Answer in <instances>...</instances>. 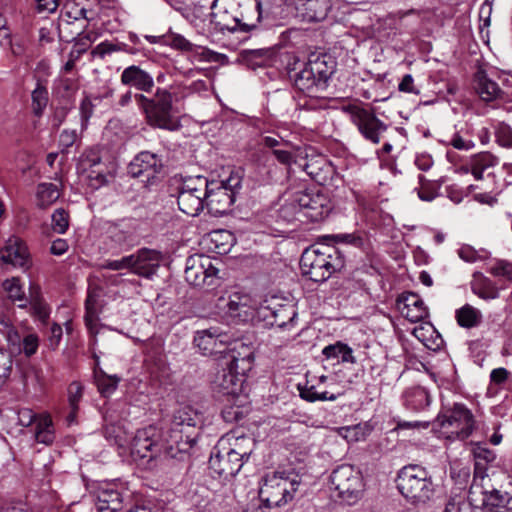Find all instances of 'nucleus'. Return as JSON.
Segmentation results:
<instances>
[{
    "label": "nucleus",
    "mask_w": 512,
    "mask_h": 512,
    "mask_svg": "<svg viewBox=\"0 0 512 512\" xmlns=\"http://www.w3.org/2000/svg\"><path fill=\"white\" fill-rule=\"evenodd\" d=\"M344 243L359 247L361 237L355 234L325 235L306 248L300 257L299 265L303 276L314 282H324L345 266V252L336 244Z\"/></svg>",
    "instance_id": "obj_1"
},
{
    "label": "nucleus",
    "mask_w": 512,
    "mask_h": 512,
    "mask_svg": "<svg viewBox=\"0 0 512 512\" xmlns=\"http://www.w3.org/2000/svg\"><path fill=\"white\" fill-rule=\"evenodd\" d=\"M173 98L174 95L170 90L161 87H157L152 96L127 90L119 96L116 105L124 108L135 101L148 126L176 131L180 128V123L175 116Z\"/></svg>",
    "instance_id": "obj_2"
},
{
    "label": "nucleus",
    "mask_w": 512,
    "mask_h": 512,
    "mask_svg": "<svg viewBox=\"0 0 512 512\" xmlns=\"http://www.w3.org/2000/svg\"><path fill=\"white\" fill-rule=\"evenodd\" d=\"M168 439L163 427L149 425L138 429L131 441V456L135 461L150 462L160 456L174 459L181 458L187 453V444L180 443L178 448H174L171 441H167Z\"/></svg>",
    "instance_id": "obj_3"
},
{
    "label": "nucleus",
    "mask_w": 512,
    "mask_h": 512,
    "mask_svg": "<svg viewBox=\"0 0 512 512\" xmlns=\"http://www.w3.org/2000/svg\"><path fill=\"white\" fill-rule=\"evenodd\" d=\"M287 31L281 33L280 41L268 49L244 50L241 53L242 62L251 69L268 66L270 79L278 77L284 83L288 79V46Z\"/></svg>",
    "instance_id": "obj_4"
},
{
    "label": "nucleus",
    "mask_w": 512,
    "mask_h": 512,
    "mask_svg": "<svg viewBox=\"0 0 512 512\" xmlns=\"http://www.w3.org/2000/svg\"><path fill=\"white\" fill-rule=\"evenodd\" d=\"M396 483L399 492L415 504H426L435 494L429 472L419 465L404 466L398 473Z\"/></svg>",
    "instance_id": "obj_5"
},
{
    "label": "nucleus",
    "mask_w": 512,
    "mask_h": 512,
    "mask_svg": "<svg viewBox=\"0 0 512 512\" xmlns=\"http://www.w3.org/2000/svg\"><path fill=\"white\" fill-rule=\"evenodd\" d=\"M210 30L213 32H248L254 26L243 23L239 17V4L234 0H214L211 5Z\"/></svg>",
    "instance_id": "obj_6"
},
{
    "label": "nucleus",
    "mask_w": 512,
    "mask_h": 512,
    "mask_svg": "<svg viewBox=\"0 0 512 512\" xmlns=\"http://www.w3.org/2000/svg\"><path fill=\"white\" fill-rule=\"evenodd\" d=\"M207 186L205 207L208 212L213 216L226 214L235 201V188L240 186V180L232 177L226 181L207 179Z\"/></svg>",
    "instance_id": "obj_7"
},
{
    "label": "nucleus",
    "mask_w": 512,
    "mask_h": 512,
    "mask_svg": "<svg viewBox=\"0 0 512 512\" xmlns=\"http://www.w3.org/2000/svg\"><path fill=\"white\" fill-rule=\"evenodd\" d=\"M290 209L299 221L318 222L328 216L330 207L326 197L307 190L295 192L290 201Z\"/></svg>",
    "instance_id": "obj_8"
},
{
    "label": "nucleus",
    "mask_w": 512,
    "mask_h": 512,
    "mask_svg": "<svg viewBox=\"0 0 512 512\" xmlns=\"http://www.w3.org/2000/svg\"><path fill=\"white\" fill-rule=\"evenodd\" d=\"M207 178L201 175L187 177L182 182L177 196L179 210L189 216H197L205 208Z\"/></svg>",
    "instance_id": "obj_9"
},
{
    "label": "nucleus",
    "mask_w": 512,
    "mask_h": 512,
    "mask_svg": "<svg viewBox=\"0 0 512 512\" xmlns=\"http://www.w3.org/2000/svg\"><path fill=\"white\" fill-rule=\"evenodd\" d=\"M218 268L204 254L191 255L186 260L185 280L192 286L212 289L218 285Z\"/></svg>",
    "instance_id": "obj_10"
},
{
    "label": "nucleus",
    "mask_w": 512,
    "mask_h": 512,
    "mask_svg": "<svg viewBox=\"0 0 512 512\" xmlns=\"http://www.w3.org/2000/svg\"><path fill=\"white\" fill-rule=\"evenodd\" d=\"M343 111L367 141L373 144L380 142V136L387 130V125L372 110L349 104L343 107Z\"/></svg>",
    "instance_id": "obj_11"
},
{
    "label": "nucleus",
    "mask_w": 512,
    "mask_h": 512,
    "mask_svg": "<svg viewBox=\"0 0 512 512\" xmlns=\"http://www.w3.org/2000/svg\"><path fill=\"white\" fill-rule=\"evenodd\" d=\"M198 421V415L189 407H183L178 409L170 422V424L164 428L165 433L168 436L167 441H171L174 448H178V444H187V452L196 443V436L189 434L188 429L194 428Z\"/></svg>",
    "instance_id": "obj_12"
},
{
    "label": "nucleus",
    "mask_w": 512,
    "mask_h": 512,
    "mask_svg": "<svg viewBox=\"0 0 512 512\" xmlns=\"http://www.w3.org/2000/svg\"><path fill=\"white\" fill-rule=\"evenodd\" d=\"M330 481L338 496L348 504L354 503L363 491L362 476L350 465L337 467L332 472Z\"/></svg>",
    "instance_id": "obj_13"
},
{
    "label": "nucleus",
    "mask_w": 512,
    "mask_h": 512,
    "mask_svg": "<svg viewBox=\"0 0 512 512\" xmlns=\"http://www.w3.org/2000/svg\"><path fill=\"white\" fill-rule=\"evenodd\" d=\"M438 420L442 428L449 430L450 437L459 440L467 439L475 428L474 416L464 404H454Z\"/></svg>",
    "instance_id": "obj_14"
},
{
    "label": "nucleus",
    "mask_w": 512,
    "mask_h": 512,
    "mask_svg": "<svg viewBox=\"0 0 512 512\" xmlns=\"http://www.w3.org/2000/svg\"><path fill=\"white\" fill-rule=\"evenodd\" d=\"M106 237L115 247L128 250L136 246L141 237V224L135 218H123L105 225Z\"/></svg>",
    "instance_id": "obj_15"
},
{
    "label": "nucleus",
    "mask_w": 512,
    "mask_h": 512,
    "mask_svg": "<svg viewBox=\"0 0 512 512\" xmlns=\"http://www.w3.org/2000/svg\"><path fill=\"white\" fill-rule=\"evenodd\" d=\"M286 471H274L264 478V482L259 490V498L265 507L281 506L286 503L288 489Z\"/></svg>",
    "instance_id": "obj_16"
},
{
    "label": "nucleus",
    "mask_w": 512,
    "mask_h": 512,
    "mask_svg": "<svg viewBox=\"0 0 512 512\" xmlns=\"http://www.w3.org/2000/svg\"><path fill=\"white\" fill-rule=\"evenodd\" d=\"M164 160L162 155L150 151L139 152L128 165V174L133 178L146 177L154 179L162 172Z\"/></svg>",
    "instance_id": "obj_17"
},
{
    "label": "nucleus",
    "mask_w": 512,
    "mask_h": 512,
    "mask_svg": "<svg viewBox=\"0 0 512 512\" xmlns=\"http://www.w3.org/2000/svg\"><path fill=\"white\" fill-rule=\"evenodd\" d=\"M330 0H291L290 15L302 22H319L326 18Z\"/></svg>",
    "instance_id": "obj_18"
},
{
    "label": "nucleus",
    "mask_w": 512,
    "mask_h": 512,
    "mask_svg": "<svg viewBox=\"0 0 512 512\" xmlns=\"http://www.w3.org/2000/svg\"><path fill=\"white\" fill-rule=\"evenodd\" d=\"M122 85L134 88L139 93H150L154 86L155 80L153 75L140 65H130L123 69L120 75Z\"/></svg>",
    "instance_id": "obj_19"
},
{
    "label": "nucleus",
    "mask_w": 512,
    "mask_h": 512,
    "mask_svg": "<svg viewBox=\"0 0 512 512\" xmlns=\"http://www.w3.org/2000/svg\"><path fill=\"white\" fill-rule=\"evenodd\" d=\"M133 274L151 278L157 271L162 260L160 251L149 248H141L131 254Z\"/></svg>",
    "instance_id": "obj_20"
},
{
    "label": "nucleus",
    "mask_w": 512,
    "mask_h": 512,
    "mask_svg": "<svg viewBox=\"0 0 512 512\" xmlns=\"http://www.w3.org/2000/svg\"><path fill=\"white\" fill-rule=\"evenodd\" d=\"M239 369H234L230 365H226L219 371L214 380V389L223 396L235 397L241 391L243 384V375Z\"/></svg>",
    "instance_id": "obj_21"
},
{
    "label": "nucleus",
    "mask_w": 512,
    "mask_h": 512,
    "mask_svg": "<svg viewBox=\"0 0 512 512\" xmlns=\"http://www.w3.org/2000/svg\"><path fill=\"white\" fill-rule=\"evenodd\" d=\"M397 308L412 323L422 321L429 315L423 300L413 292L401 294L397 298Z\"/></svg>",
    "instance_id": "obj_22"
},
{
    "label": "nucleus",
    "mask_w": 512,
    "mask_h": 512,
    "mask_svg": "<svg viewBox=\"0 0 512 512\" xmlns=\"http://www.w3.org/2000/svg\"><path fill=\"white\" fill-rule=\"evenodd\" d=\"M244 461L231 453L229 450L224 454L212 453L209 459V468L216 473L219 477L228 479L236 476L241 470Z\"/></svg>",
    "instance_id": "obj_23"
},
{
    "label": "nucleus",
    "mask_w": 512,
    "mask_h": 512,
    "mask_svg": "<svg viewBox=\"0 0 512 512\" xmlns=\"http://www.w3.org/2000/svg\"><path fill=\"white\" fill-rule=\"evenodd\" d=\"M28 251L23 241L11 236L0 250V261L3 264L24 268L28 265Z\"/></svg>",
    "instance_id": "obj_24"
},
{
    "label": "nucleus",
    "mask_w": 512,
    "mask_h": 512,
    "mask_svg": "<svg viewBox=\"0 0 512 512\" xmlns=\"http://www.w3.org/2000/svg\"><path fill=\"white\" fill-rule=\"evenodd\" d=\"M127 496L114 486L102 487L97 492L96 509L98 512H120Z\"/></svg>",
    "instance_id": "obj_25"
},
{
    "label": "nucleus",
    "mask_w": 512,
    "mask_h": 512,
    "mask_svg": "<svg viewBox=\"0 0 512 512\" xmlns=\"http://www.w3.org/2000/svg\"><path fill=\"white\" fill-rule=\"evenodd\" d=\"M253 360V347L241 340H234L233 346L229 348V362L227 364L236 370L246 372L251 369Z\"/></svg>",
    "instance_id": "obj_26"
},
{
    "label": "nucleus",
    "mask_w": 512,
    "mask_h": 512,
    "mask_svg": "<svg viewBox=\"0 0 512 512\" xmlns=\"http://www.w3.org/2000/svg\"><path fill=\"white\" fill-rule=\"evenodd\" d=\"M102 166V158L96 149L86 150L79 158L78 170L87 173L90 179H95L98 184H104L106 176L99 167Z\"/></svg>",
    "instance_id": "obj_27"
},
{
    "label": "nucleus",
    "mask_w": 512,
    "mask_h": 512,
    "mask_svg": "<svg viewBox=\"0 0 512 512\" xmlns=\"http://www.w3.org/2000/svg\"><path fill=\"white\" fill-rule=\"evenodd\" d=\"M315 170V164L308 159L306 148L290 144V174H305L310 179L317 181Z\"/></svg>",
    "instance_id": "obj_28"
},
{
    "label": "nucleus",
    "mask_w": 512,
    "mask_h": 512,
    "mask_svg": "<svg viewBox=\"0 0 512 512\" xmlns=\"http://www.w3.org/2000/svg\"><path fill=\"white\" fill-rule=\"evenodd\" d=\"M227 442L231 447L229 451L236 454L238 458L245 461L249 458L253 452L255 441L250 436H246L243 433L239 434L238 431H232L221 439L220 444Z\"/></svg>",
    "instance_id": "obj_29"
},
{
    "label": "nucleus",
    "mask_w": 512,
    "mask_h": 512,
    "mask_svg": "<svg viewBox=\"0 0 512 512\" xmlns=\"http://www.w3.org/2000/svg\"><path fill=\"white\" fill-rule=\"evenodd\" d=\"M251 300L248 295L235 293L230 296L227 303V313L239 321L246 322L254 315V308L250 304Z\"/></svg>",
    "instance_id": "obj_30"
},
{
    "label": "nucleus",
    "mask_w": 512,
    "mask_h": 512,
    "mask_svg": "<svg viewBox=\"0 0 512 512\" xmlns=\"http://www.w3.org/2000/svg\"><path fill=\"white\" fill-rule=\"evenodd\" d=\"M293 85L298 92L309 97L316 96L319 91L324 90L322 86L318 85V79L307 64L295 74Z\"/></svg>",
    "instance_id": "obj_31"
},
{
    "label": "nucleus",
    "mask_w": 512,
    "mask_h": 512,
    "mask_svg": "<svg viewBox=\"0 0 512 512\" xmlns=\"http://www.w3.org/2000/svg\"><path fill=\"white\" fill-rule=\"evenodd\" d=\"M307 65L318 79V85L326 89L329 79L335 72V61L330 56L322 55L310 59Z\"/></svg>",
    "instance_id": "obj_32"
},
{
    "label": "nucleus",
    "mask_w": 512,
    "mask_h": 512,
    "mask_svg": "<svg viewBox=\"0 0 512 512\" xmlns=\"http://www.w3.org/2000/svg\"><path fill=\"white\" fill-rule=\"evenodd\" d=\"M403 399L405 407L414 412L424 411L431 403L429 392L421 386L407 389Z\"/></svg>",
    "instance_id": "obj_33"
},
{
    "label": "nucleus",
    "mask_w": 512,
    "mask_h": 512,
    "mask_svg": "<svg viewBox=\"0 0 512 512\" xmlns=\"http://www.w3.org/2000/svg\"><path fill=\"white\" fill-rule=\"evenodd\" d=\"M473 277L471 290L475 295L483 300H492L499 297V290L491 279L479 272L475 273Z\"/></svg>",
    "instance_id": "obj_34"
},
{
    "label": "nucleus",
    "mask_w": 512,
    "mask_h": 512,
    "mask_svg": "<svg viewBox=\"0 0 512 512\" xmlns=\"http://www.w3.org/2000/svg\"><path fill=\"white\" fill-rule=\"evenodd\" d=\"M216 332L217 327H210L208 329L197 331L194 337V344L199 348L203 355H213L222 352L221 349H217Z\"/></svg>",
    "instance_id": "obj_35"
},
{
    "label": "nucleus",
    "mask_w": 512,
    "mask_h": 512,
    "mask_svg": "<svg viewBox=\"0 0 512 512\" xmlns=\"http://www.w3.org/2000/svg\"><path fill=\"white\" fill-rule=\"evenodd\" d=\"M455 318L462 328L478 327L483 321L482 312L470 304H465L455 311Z\"/></svg>",
    "instance_id": "obj_36"
},
{
    "label": "nucleus",
    "mask_w": 512,
    "mask_h": 512,
    "mask_svg": "<svg viewBox=\"0 0 512 512\" xmlns=\"http://www.w3.org/2000/svg\"><path fill=\"white\" fill-rule=\"evenodd\" d=\"M474 475L476 477H487L488 465L496 459V454L487 447L477 445L473 448Z\"/></svg>",
    "instance_id": "obj_37"
},
{
    "label": "nucleus",
    "mask_w": 512,
    "mask_h": 512,
    "mask_svg": "<svg viewBox=\"0 0 512 512\" xmlns=\"http://www.w3.org/2000/svg\"><path fill=\"white\" fill-rule=\"evenodd\" d=\"M49 102V92L46 84L37 80L35 88L31 92V108L36 117H41Z\"/></svg>",
    "instance_id": "obj_38"
},
{
    "label": "nucleus",
    "mask_w": 512,
    "mask_h": 512,
    "mask_svg": "<svg viewBox=\"0 0 512 512\" xmlns=\"http://www.w3.org/2000/svg\"><path fill=\"white\" fill-rule=\"evenodd\" d=\"M484 481L485 478L476 477V475H473V482L468 493V502L472 507L483 509L485 511V498L487 495L488 487Z\"/></svg>",
    "instance_id": "obj_39"
},
{
    "label": "nucleus",
    "mask_w": 512,
    "mask_h": 512,
    "mask_svg": "<svg viewBox=\"0 0 512 512\" xmlns=\"http://www.w3.org/2000/svg\"><path fill=\"white\" fill-rule=\"evenodd\" d=\"M511 500L510 494L498 489H488L485 498V512H504Z\"/></svg>",
    "instance_id": "obj_40"
},
{
    "label": "nucleus",
    "mask_w": 512,
    "mask_h": 512,
    "mask_svg": "<svg viewBox=\"0 0 512 512\" xmlns=\"http://www.w3.org/2000/svg\"><path fill=\"white\" fill-rule=\"evenodd\" d=\"M322 354L327 359H337L338 361L352 364L356 362L352 348L340 341L324 347Z\"/></svg>",
    "instance_id": "obj_41"
},
{
    "label": "nucleus",
    "mask_w": 512,
    "mask_h": 512,
    "mask_svg": "<svg viewBox=\"0 0 512 512\" xmlns=\"http://www.w3.org/2000/svg\"><path fill=\"white\" fill-rule=\"evenodd\" d=\"M475 89L480 98L486 102L493 101L502 94V90L499 85L484 75L477 78Z\"/></svg>",
    "instance_id": "obj_42"
},
{
    "label": "nucleus",
    "mask_w": 512,
    "mask_h": 512,
    "mask_svg": "<svg viewBox=\"0 0 512 512\" xmlns=\"http://www.w3.org/2000/svg\"><path fill=\"white\" fill-rule=\"evenodd\" d=\"M35 439L38 443L50 445L55 439L53 422L49 415H41L36 424Z\"/></svg>",
    "instance_id": "obj_43"
},
{
    "label": "nucleus",
    "mask_w": 512,
    "mask_h": 512,
    "mask_svg": "<svg viewBox=\"0 0 512 512\" xmlns=\"http://www.w3.org/2000/svg\"><path fill=\"white\" fill-rule=\"evenodd\" d=\"M116 51H122L130 55H137L139 53L145 54V49L143 47H131L126 43L113 44L110 42H102L98 44L93 50V54L104 58L105 55Z\"/></svg>",
    "instance_id": "obj_44"
},
{
    "label": "nucleus",
    "mask_w": 512,
    "mask_h": 512,
    "mask_svg": "<svg viewBox=\"0 0 512 512\" xmlns=\"http://www.w3.org/2000/svg\"><path fill=\"white\" fill-rule=\"evenodd\" d=\"M292 474L294 472L290 471V486L293 492V494L290 492V501L295 498L297 493L299 497L305 496L310 487V476L307 474L305 467H300L294 477H291Z\"/></svg>",
    "instance_id": "obj_45"
},
{
    "label": "nucleus",
    "mask_w": 512,
    "mask_h": 512,
    "mask_svg": "<svg viewBox=\"0 0 512 512\" xmlns=\"http://www.w3.org/2000/svg\"><path fill=\"white\" fill-rule=\"evenodd\" d=\"M94 379L99 392L105 396L113 393L120 382L117 375H108L101 368L94 369Z\"/></svg>",
    "instance_id": "obj_46"
},
{
    "label": "nucleus",
    "mask_w": 512,
    "mask_h": 512,
    "mask_svg": "<svg viewBox=\"0 0 512 512\" xmlns=\"http://www.w3.org/2000/svg\"><path fill=\"white\" fill-rule=\"evenodd\" d=\"M60 197L58 186L54 183H41L37 188V198L40 207H47Z\"/></svg>",
    "instance_id": "obj_47"
},
{
    "label": "nucleus",
    "mask_w": 512,
    "mask_h": 512,
    "mask_svg": "<svg viewBox=\"0 0 512 512\" xmlns=\"http://www.w3.org/2000/svg\"><path fill=\"white\" fill-rule=\"evenodd\" d=\"M30 306L32 315L42 323H45L49 318L50 310L46 303L41 299L39 292L32 287L30 291Z\"/></svg>",
    "instance_id": "obj_48"
},
{
    "label": "nucleus",
    "mask_w": 512,
    "mask_h": 512,
    "mask_svg": "<svg viewBox=\"0 0 512 512\" xmlns=\"http://www.w3.org/2000/svg\"><path fill=\"white\" fill-rule=\"evenodd\" d=\"M3 288L7 292L8 297L12 301L21 302L18 304L20 308H24L27 305V299L25 298V293L22 289L20 281L18 278L7 279L3 282Z\"/></svg>",
    "instance_id": "obj_49"
},
{
    "label": "nucleus",
    "mask_w": 512,
    "mask_h": 512,
    "mask_svg": "<svg viewBox=\"0 0 512 512\" xmlns=\"http://www.w3.org/2000/svg\"><path fill=\"white\" fill-rule=\"evenodd\" d=\"M87 10L84 7H79L75 2L66 3L61 11L60 20L71 24L73 21L86 19Z\"/></svg>",
    "instance_id": "obj_50"
},
{
    "label": "nucleus",
    "mask_w": 512,
    "mask_h": 512,
    "mask_svg": "<svg viewBox=\"0 0 512 512\" xmlns=\"http://www.w3.org/2000/svg\"><path fill=\"white\" fill-rule=\"evenodd\" d=\"M83 396V386L79 382H72L68 387V402L71 408L67 419L72 422L78 411V404Z\"/></svg>",
    "instance_id": "obj_51"
},
{
    "label": "nucleus",
    "mask_w": 512,
    "mask_h": 512,
    "mask_svg": "<svg viewBox=\"0 0 512 512\" xmlns=\"http://www.w3.org/2000/svg\"><path fill=\"white\" fill-rule=\"evenodd\" d=\"M418 179L420 188L415 189L417 191L418 197L421 200L428 202L434 200L438 196L439 186L429 181L425 176L421 174L419 175Z\"/></svg>",
    "instance_id": "obj_52"
},
{
    "label": "nucleus",
    "mask_w": 512,
    "mask_h": 512,
    "mask_svg": "<svg viewBox=\"0 0 512 512\" xmlns=\"http://www.w3.org/2000/svg\"><path fill=\"white\" fill-rule=\"evenodd\" d=\"M51 221L53 231L64 234L69 228V213L63 208H58L53 212Z\"/></svg>",
    "instance_id": "obj_53"
},
{
    "label": "nucleus",
    "mask_w": 512,
    "mask_h": 512,
    "mask_svg": "<svg viewBox=\"0 0 512 512\" xmlns=\"http://www.w3.org/2000/svg\"><path fill=\"white\" fill-rule=\"evenodd\" d=\"M497 143L505 148H512V128L506 123H498L495 127Z\"/></svg>",
    "instance_id": "obj_54"
},
{
    "label": "nucleus",
    "mask_w": 512,
    "mask_h": 512,
    "mask_svg": "<svg viewBox=\"0 0 512 512\" xmlns=\"http://www.w3.org/2000/svg\"><path fill=\"white\" fill-rule=\"evenodd\" d=\"M102 269L112 271L129 270L131 273H133L131 254L116 260H106L102 264Z\"/></svg>",
    "instance_id": "obj_55"
},
{
    "label": "nucleus",
    "mask_w": 512,
    "mask_h": 512,
    "mask_svg": "<svg viewBox=\"0 0 512 512\" xmlns=\"http://www.w3.org/2000/svg\"><path fill=\"white\" fill-rule=\"evenodd\" d=\"M489 273L495 277H503L512 281V263L505 260H497L490 268Z\"/></svg>",
    "instance_id": "obj_56"
},
{
    "label": "nucleus",
    "mask_w": 512,
    "mask_h": 512,
    "mask_svg": "<svg viewBox=\"0 0 512 512\" xmlns=\"http://www.w3.org/2000/svg\"><path fill=\"white\" fill-rule=\"evenodd\" d=\"M39 346V338L34 333H26L22 339V352L30 357L34 355Z\"/></svg>",
    "instance_id": "obj_57"
},
{
    "label": "nucleus",
    "mask_w": 512,
    "mask_h": 512,
    "mask_svg": "<svg viewBox=\"0 0 512 512\" xmlns=\"http://www.w3.org/2000/svg\"><path fill=\"white\" fill-rule=\"evenodd\" d=\"M246 411L239 405L226 406L222 410V417L226 422H237L244 418Z\"/></svg>",
    "instance_id": "obj_58"
},
{
    "label": "nucleus",
    "mask_w": 512,
    "mask_h": 512,
    "mask_svg": "<svg viewBox=\"0 0 512 512\" xmlns=\"http://www.w3.org/2000/svg\"><path fill=\"white\" fill-rule=\"evenodd\" d=\"M6 338L11 353H22L23 336L17 330L9 329Z\"/></svg>",
    "instance_id": "obj_59"
},
{
    "label": "nucleus",
    "mask_w": 512,
    "mask_h": 512,
    "mask_svg": "<svg viewBox=\"0 0 512 512\" xmlns=\"http://www.w3.org/2000/svg\"><path fill=\"white\" fill-rule=\"evenodd\" d=\"M498 160L495 156L488 152L480 153L474 156L473 163L474 165L481 167L483 169L493 167L497 164Z\"/></svg>",
    "instance_id": "obj_60"
},
{
    "label": "nucleus",
    "mask_w": 512,
    "mask_h": 512,
    "mask_svg": "<svg viewBox=\"0 0 512 512\" xmlns=\"http://www.w3.org/2000/svg\"><path fill=\"white\" fill-rule=\"evenodd\" d=\"M68 112L69 108L67 106H57L50 118L52 128L58 129L65 121Z\"/></svg>",
    "instance_id": "obj_61"
},
{
    "label": "nucleus",
    "mask_w": 512,
    "mask_h": 512,
    "mask_svg": "<svg viewBox=\"0 0 512 512\" xmlns=\"http://www.w3.org/2000/svg\"><path fill=\"white\" fill-rule=\"evenodd\" d=\"M79 109H80L82 126H86L88 123V120L90 119V117L93 114V109H94V105L88 96H85L82 99Z\"/></svg>",
    "instance_id": "obj_62"
},
{
    "label": "nucleus",
    "mask_w": 512,
    "mask_h": 512,
    "mask_svg": "<svg viewBox=\"0 0 512 512\" xmlns=\"http://www.w3.org/2000/svg\"><path fill=\"white\" fill-rule=\"evenodd\" d=\"M458 255L459 257L466 261V262H476L482 257L479 255L478 251H476L472 246L470 245H463L458 249Z\"/></svg>",
    "instance_id": "obj_63"
},
{
    "label": "nucleus",
    "mask_w": 512,
    "mask_h": 512,
    "mask_svg": "<svg viewBox=\"0 0 512 512\" xmlns=\"http://www.w3.org/2000/svg\"><path fill=\"white\" fill-rule=\"evenodd\" d=\"M39 417L29 408H22L18 411V423L23 427L30 426L33 422H37Z\"/></svg>",
    "instance_id": "obj_64"
}]
</instances>
